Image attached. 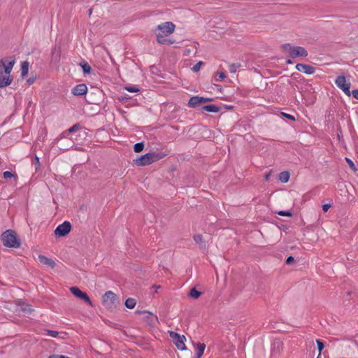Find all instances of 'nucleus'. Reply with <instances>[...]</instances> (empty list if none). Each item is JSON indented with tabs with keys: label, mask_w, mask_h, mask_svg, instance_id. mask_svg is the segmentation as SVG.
Segmentation results:
<instances>
[{
	"label": "nucleus",
	"mask_w": 358,
	"mask_h": 358,
	"mask_svg": "<svg viewBox=\"0 0 358 358\" xmlns=\"http://www.w3.org/2000/svg\"><path fill=\"white\" fill-rule=\"evenodd\" d=\"M15 60L13 57L3 58L0 60V88L10 85L13 78L10 73L15 64Z\"/></svg>",
	"instance_id": "f257e3e1"
},
{
	"label": "nucleus",
	"mask_w": 358,
	"mask_h": 358,
	"mask_svg": "<svg viewBox=\"0 0 358 358\" xmlns=\"http://www.w3.org/2000/svg\"><path fill=\"white\" fill-rule=\"evenodd\" d=\"M176 26L171 22H166L159 24L154 30L157 38V41L163 45H171L174 41L167 38V37L173 33Z\"/></svg>",
	"instance_id": "f03ea898"
},
{
	"label": "nucleus",
	"mask_w": 358,
	"mask_h": 358,
	"mask_svg": "<svg viewBox=\"0 0 358 358\" xmlns=\"http://www.w3.org/2000/svg\"><path fill=\"white\" fill-rule=\"evenodd\" d=\"M1 241L6 248H19L21 245L20 238L17 237L16 233L11 229L6 230L1 234Z\"/></svg>",
	"instance_id": "7ed1b4c3"
},
{
	"label": "nucleus",
	"mask_w": 358,
	"mask_h": 358,
	"mask_svg": "<svg viewBox=\"0 0 358 358\" xmlns=\"http://www.w3.org/2000/svg\"><path fill=\"white\" fill-rule=\"evenodd\" d=\"M180 51L184 57H194L197 52V44L189 39L180 41Z\"/></svg>",
	"instance_id": "20e7f679"
},
{
	"label": "nucleus",
	"mask_w": 358,
	"mask_h": 358,
	"mask_svg": "<svg viewBox=\"0 0 358 358\" xmlns=\"http://www.w3.org/2000/svg\"><path fill=\"white\" fill-rule=\"evenodd\" d=\"M282 48L284 51L289 53L292 58L308 56V51L301 46H293L289 43H285L282 45Z\"/></svg>",
	"instance_id": "39448f33"
},
{
	"label": "nucleus",
	"mask_w": 358,
	"mask_h": 358,
	"mask_svg": "<svg viewBox=\"0 0 358 358\" xmlns=\"http://www.w3.org/2000/svg\"><path fill=\"white\" fill-rule=\"evenodd\" d=\"M160 159L159 154L155 152H150L142 155L141 157L134 159L135 164L138 166H146Z\"/></svg>",
	"instance_id": "423d86ee"
},
{
	"label": "nucleus",
	"mask_w": 358,
	"mask_h": 358,
	"mask_svg": "<svg viewBox=\"0 0 358 358\" xmlns=\"http://www.w3.org/2000/svg\"><path fill=\"white\" fill-rule=\"evenodd\" d=\"M102 299L105 306L110 308L116 307L120 303L117 296L112 291H107Z\"/></svg>",
	"instance_id": "0eeeda50"
},
{
	"label": "nucleus",
	"mask_w": 358,
	"mask_h": 358,
	"mask_svg": "<svg viewBox=\"0 0 358 358\" xmlns=\"http://www.w3.org/2000/svg\"><path fill=\"white\" fill-rule=\"evenodd\" d=\"M335 83L338 88H340L343 92L348 96L351 95L350 89V83L346 81L345 77L343 75L338 76L336 80Z\"/></svg>",
	"instance_id": "6e6552de"
},
{
	"label": "nucleus",
	"mask_w": 358,
	"mask_h": 358,
	"mask_svg": "<svg viewBox=\"0 0 358 358\" xmlns=\"http://www.w3.org/2000/svg\"><path fill=\"white\" fill-rule=\"evenodd\" d=\"M71 229V224L69 222L65 221L59 224L55 230V236L58 237H64L66 236Z\"/></svg>",
	"instance_id": "1a4fd4ad"
},
{
	"label": "nucleus",
	"mask_w": 358,
	"mask_h": 358,
	"mask_svg": "<svg viewBox=\"0 0 358 358\" xmlns=\"http://www.w3.org/2000/svg\"><path fill=\"white\" fill-rule=\"evenodd\" d=\"M70 291L76 296L83 299L84 301H85L89 305L92 306V301H91L90 297L88 296V295L85 292H82L78 287H72L70 288Z\"/></svg>",
	"instance_id": "9d476101"
},
{
	"label": "nucleus",
	"mask_w": 358,
	"mask_h": 358,
	"mask_svg": "<svg viewBox=\"0 0 358 358\" xmlns=\"http://www.w3.org/2000/svg\"><path fill=\"white\" fill-rule=\"evenodd\" d=\"M296 69L299 71H302L308 75L313 74L315 71V69L313 66L304 64H297L296 65Z\"/></svg>",
	"instance_id": "9b49d317"
},
{
	"label": "nucleus",
	"mask_w": 358,
	"mask_h": 358,
	"mask_svg": "<svg viewBox=\"0 0 358 358\" xmlns=\"http://www.w3.org/2000/svg\"><path fill=\"white\" fill-rule=\"evenodd\" d=\"M87 87L85 84H79L72 89V94L76 96H82L87 93Z\"/></svg>",
	"instance_id": "f8f14e48"
},
{
	"label": "nucleus",
	"mask_w": 358,
	"mask_h": 358,
	"mask_svg": "<svg viewBox=\"0 0 358 358\" xmlns=\"http://www.w3.org/2000/svg\"><path fill=\"white\" fill-rule=\"evenodd\" d=\"M38 258L41 264L46 265L52 268H53L56 265L55 262L52 259L44 255H39Z\"/></svg>",
	"instance_id": "ddd939ff"
},
{
	"label": "nucleus",
	"mask_w": 358,
	"mask_h": 358,
	"mask_svg": "<svg viewBox=\"0 0 358 358\" xmlns=\"http://www.w3.org/2000/svg\"><path fill=\"white\" fill-rule=\"evenodd\" d=\"M61 57V48L59 46L55 45L52 50V60L54 62H57L60 60Z\"/></svg>",
	"instance_id": "4468645a"
},
{
	"label": "nucleus",
	"mask_w": 358,
	"mask_h": 358,
	"mask_svg": "<svg viewBox=\"0 0 358 358\" xmlns=\"http://www.w3.org/2000/svg\"><path fill=\"white\" fill-rule=\"evenodd\" d=\"M201 99L200 96H195L190 98V99L188 101V106L190 108H195L199 105H201Z\"/></svg>",
	"instance_id": "2eb2a0df"
},
{
	"label": "nucleus",
	"mask_w": 358,
	"mask_h": 358,
	"mask_svg": "<svg viewBox=\"0 0 358 358\" xmlns=\"http://www.w3.org/2000/svg\"><path fill=\"white\" fill-rule=\"evenodd\" d=\"M80 129V124L77 123L73 125L71 127H70L68 130H66L65 132H63L61 135V138H65L66 135L76 132L78 129Z\"/></svg>",
	"instance_id": "dca6fc26"
},
{
	"label": "nucleus",
	"mask_w": 358,
	"mask_h": 358,
	"mask_svg": "<svg viewBox=\"0 0 358 358\" xmlns=\"http://www.w3.org/2000/svg\"><path fill=\"white\" fill-rule=\"evenodd\" d=\"M19 307L21 311L24 314H29L33 311V309L31 308V306L24 302H20L19 303Z\"/></svg>",
	"instance_id": "f3484780"
},
{
	"label": "nucleus",
	"mask_w": 358,
	"mask_h": 358,
	"mask_svg": "<svg viewBox=\"0 0 358 358\" xmlns=\"http://www.w3.org/2000/svg\"><path fill=\"white\" fill-rule=\"evenodd\" d=\"M202 110L210 113H217L220 111V108L219 106L213 104L204 106L202 108Z\"/></svg>",
	"instance_id": "a211bd4d"
},
{
	"label": "nucleus",
	"mask_w": 358,
	"mask_h": 358,
	"mask_svg": "<svg viewBox=\"0 0 358 358\" xmlns=\"http://www.w3.org/2000/svg\"><path fill=\"white\" fill-rule=\"evenodd\" d=\"M205 345L204 344H199L198 346L195 348V357L194 358H200L202 355L203 354L204 350H205Z\"/></svg>",
	"instance_id": "6ab92c4d"
},
{
	"label": "nucleus",
	"mask_w": 358,
	"mask_h": 358,
	"mask_svg": "<svg viewBox=\"0 0 358 358\" xmlns=\"http://www.w3.org/2000/svg\"><path fill=\"white\" fill-rule=\"evenodd\" d=\"M194 240L196 242V243L199 245L200 248H206V243H205V241H203L201 235H200V234L195 235L194 236Z\"/></svg>",
	"instance_id": "aec40b11"
},
{
	"label": "nucleus",
	"mask_w": 358,
	"mask_h": 358,
	"mask_svg": "<svg viewBox=\"0 0 358 358\" xmlns=\"http://www.w3.org/2000/svg\"><path fill=\"white\" fill-rule=\"evenodd\" d=\"M29 72V63L27 62H23L21 65V76L24 78L28 74Z\"/></svg>",
	"instance_id": "412c9836"
},
{
	"label": "nucleus",
	"mask_w": 358,
	"mask_h": 358,
	"mask_svg": "<svg viewBox=\"0 0 358 358\" xmlns=\"http://www.w3.org/2000/svg\"><path fill=\"white\" fill-rule=\"evenodd\" d=\"M289 173L288 171H283L279 174V180L282 182H287L289 179Z\"/></svg>",
	"instance_id": "4be33fe9"
},
{
	"label": "nucleus",
	"mask_w": 358,
	"mask_h": 358,
	"mask_svg": "<svg viewBox=\"0 0 358 358\" xmlns=\"http://www.w3.org/2000/svg\"><path fill=\"white\" fill-rule=\"evenodd\" d=\"M136 301L133 298H128L125 301V306L127 308L132 309L135 307Z\"/></svg>",
	"instance_id": "5701e85b"
},
{
	"label": "nucleus",
	"mask_w": 358,
	"mask_h": 358,
	"mask_svg": "<svg viewBox=\"0 0 358 358\" xmlns=\"http://www.w3.org/2000/svg\"><path fill=\"white\" fill-rule=\"evenodd\" d=\"M80 66L83 69L84 73H90L91 72L92 68L86 62H83L80 64Z\"/></svg>",
	"instance_id": "b1692460"
},
{
	"label": "nucleus",
	"mask_w": 358,
	"mask_h": 358,
	"mask_svg": "<svg viewBox=\"0 0 358 358\" xmlns=\"http://www.w3.org/2000/svg\"><path fill=\"white\" fill-rule=\"evenodd\" d=\"M189 295L193 299H198L201 295V292L197 291L195 288H192L190 290Z\"/></svg>",
	"instance_id": "393cba45"
},
{
	"label": "nucleus",
	"mask_w": 358,
	"mask_h": 358,
	"mask_svg": "<svg viewBox=\"0 0 358 358\" xmlns=\"http://www.w3.org/2000/svg\"><path fill=\"white\" fill-rule=\"evenodd\" d=\"M144 148L143 142L137 143L134 146V150L135 152H141Z\"/></svg>",
	"instance_id": "a878e982"
},
{
	"label": "nucleus",
	"mask_w": 358,
	"mask_h": 358,
	"mask_svg": "<svg viewBox=\"0 0 358 358\" xmlns=\"http://www.w3.org/2000/svg\"><path fill=\"white\" fill-rule=\"evenodd\" d=\"M170 336L174 338V344L179 348V334L171 331Z\"/></svg>",
	"instance_id": "bb28decb"
},
{
	"label": "nucleus",
	"mask_w": 358,
	"mask_h": 358,
	"mask_svg": "<svg viewBox=\"0 0 358 358\" xmlns=\"http://www.w3.org/2000/svg\"><path fill=\"white\" fill-rule=\"evenodd\" d=\"M203 62L202 61H200L199 62H197L192 68V70L195 72V73H197L200 71V69H201V66L202 65H203Z\"/></svg>",
	"instance_id": "cd10ccee"
},
{
	"label": "nucleus",
	"mask_w": 358,
	"mask_h": 358,
	"mask_svg": "<svg viewBox=\"0 0 358 358\" xmlns=\"http://www.w3.org/2000/svg\"><path fill=\"white\" fill-rule=\"evenodd\" d=\"M45 335L56 338L59 335V332L53 330H45Z\"/></svg>",
	"instance_id": "c85d7f7f"
},
{
	"label": "nucleus",
	"mask_w": 358,
	"mask_h": 358,
	"mask_svg": "<svg viewBox=\"0 0 358 358\" xmlns=\"http://www.w3.org/2000/svg\"><path fill=\"white\" fill-rule=\"evenodd\" d=\"M241 66L240 64H232L229 65V69L231 73H235L236 72L237 69Z\"/></svg>",
	"instance_id": "c756f323"
},
{
	"label": "nucleus",
	"mask_w": 358,
	"mask_h": 358,
	"mask_svg": "<svg viewBox=\"0 0 358 358\" xmlns=\"http://www.w3.org/2000/svg\"><path fill=\"white\" fill-rule=\"evenodd\" d=\"M316 343L317 344V348H318V350H319V356H320L321 355V352H322V350L324 348V344L320 340H317Z\"/></svg>",
	"instance_id": "7c9ffc66"
},
{
	"label": "nucleus",
	"mask_w": 358,
	"mask_h": 358,
	"mask_svg": "<svg viewBox=\"0 0 358 358\" xmlns=\"http://www.w3.org/2000/svg\"><path fill=\"white\" fill-rule=\"evenodd\" d=\"M345 161L348 164L349 166L354 171H356L357 169L354 164V162L349 158L346 157Z\"/></svg>",
	"instance_id": "2f4dec72"
},
{
	"label": "nucleus",
	"mask_w": 358,
	"mask_h": 358,
	"mask_svg": "<svg viewBox=\"0 0 358 358\" xmlns=\"http://www.w3.org/2000/svg\"><path fill=\"white\" fill-rule=\"evenodd\" d=\"M33 164L34 165L36 171H37L40 167L39 158L37 156H35L34 160L33 161Z\"/></svg>",
	"instance_id": "473e14b6"
},
{
	"label": "nucleus",
	"mask_w": 358,
	"mask_h": 358,
	"mask_svg": "<svg viewBox=\"0 0 358 358\" xmlns=\"http://www.w3.org/2000/svg\"><path fill=\"white\" fill-rule=\"evenodd\" d=\"M184 341H186V338L185 336H180V350H186L187 348L185 345V343H184Z\"/></svg>",
	"instance_id": "72a5a7b5"
},
{
	"label": "nucleus",
	"mask_w": 358,
	"mask_h": 358,
	"mask_svg": "<svg viewBox=\"0 0 358 358\" xmlns=\"http://www.w3.org/2000/svg\"><path fill=\"white\" fill-rule=\"evenodd\" d=\"M277 213L281 216H287V217L292 216V213L289 210H287V211L280 210V211H278Z\"/></svg>",
	"instance_id": "f704fd0d"
},
{
	"label": "nucleus",
	"mask_w": 358,
	"mask_h": 358,
	"mask_svg": "<svg viewBox=\"0 0 358 358\" xmlns=\"http://www.w3.org/2000/svg\"><path fill=\"white\" fill-rule=\"evenodd\" d=\"M125 89L129 92H137L139 91V90L134 86L126 87Z\"/></svg>",
	"instance_id": "c9c22d12"
},
{
	"label": "nucleus",
	"mask_w": 358,
	"mask_h": 358,
	"mask_svg": "<svg viewBox=\"0 0 358 358\" xmlns=\"http://www.w3.org/2000/svg\"><path fill=\"white\" fill-rule=\"evenodd\" d=\"M3 175L4 178H9L14 176V174H13L10 171H8L3 172Z\"/></svg>",
	"instance_id": "e433bc0d"
},
{
	"label": "nucleus",
	"mask_w": 358,
	"mask_h": 358,
	"mask_svg": "<svg viewBox=\"0 0 358 358\" xmlns=\"http://www.w3.org/2000/svg\"><path fill=\"white\" fill-rule=\"evenodd\" d=\"M217 76L219 78L215 79L216 81H219V80H222L226 78V76L224 72H219L217 73Z\"/></svg>",
	"instance_id": "4c0bfd02"
},
{
	"label": "nucleus",
	"mask_w": 358,
	"mask_h": 358,
	"mask_svg": "<svg viewBox=\"0 0 358 358\" xmlns=\"http://www.w3.org/2000/svg\"><path fill=\"white\" fill-rule=\"evenodd\" d=\"M282 115L283 116L286 117L287 118H288L289 120H295L294 117L293 115H292L287 114V113H282Z\"/></svg>",
	"instance_id": "58836bf2"
},
{
	"label": "nucleus",
	"mask_w": 358,
	"mask_h": 358,
	"mask_svg": "<svg viewBox=\"0 0 358 358\" xmlns=\"http://www.w3.org/2000/svg\"><path fill=\"white\" fill-rule=\"evenodd\" d=\"M294 262V259L292 256L288 257L287 259H286L287 264H290L293 263Z\"/></svg>",
	"instance_id": "ea45409f"
},
{
	"label": "nucleus",
	"mask_w": 358,
	"mask_h": 358,
	"mask_svg": "<svg viewBox=\"0 0 358 358\" xmlns=\"http://www.w3.org/2000/svg\"><path fill=\"white\" fill-rule=\"evenodd\" d=\"M331 208V205L329 204V203H327V204H324L322 206V210L324 211V212H327L328 211V210Z\"/></svg>",
	"instance_id": "a19ab883"
},
{
	"label": "nucleus",
	"mask_w": 358,
	"mask_h": 358,
	"mask_svg": "<svg viewBox=\"0 0 358 358\" xmlns=\"http://www.w3.org/2000/svg\"><path fill=\"white\" fill-rule=\"evenodd\" d=\"M351 94H352L355 99L358 100V90H352Z\"/></svg>",
	"instance_id": "79ce46f5"
},
{
	"label": "nucleus",
	"mask_w": 358,
	"mask_h": 358,
	"mask_svg": "<svg viewBox=\"0 0 358 358\" xmlns=\"http://www.w3.org/2000/svg\"><path fill=\"white\" fill-rule=\"evenodd\" d=\"M200 98L203 100H201V103H206V102H210L213 101V99L211 98H205V97H201Z\"/></svg>",
	"instance_id": "37998d69"
},
{
	"label": "nucleus",
	"mask_w": 358,
	"mask_h": 358,
	"mask_svg": "<svg viewBox=\"0 0 358 358\" xmlns=\"http://www.w3.org/2000/svg\"><path fill=\"white\" fill-rule=\"evenodd\" d=\"M35 80H36V78L34 77L29 78L27 80V83H29V85H32L35 82Z\"/></svg>",
	"instance_id": "c03bdc74"
},
{
	"label": "nucleus",
	"mask_w": 358,
	"mask_h": 358,
	"mask_svg": "<svg viewBox=\"0 0 358 358\" xmlns=\"http://www.w3.org/2000/svg\"><path fill=\"white\" fill-rule=\"evenodd\" d=\"M190 65L191 64L187 59L184 60L183 67H189Z\"/></svg>",
	"instance_id": "a18cd8bd"
},
{
	"label": "nucleus",
	"mask_w": 358,
	"mask_h": 358,
	"mask_svg": "<svg viewBox=\"0 0 358 358\" xmlns=\"http://www.w3.org/2000/svg\"><path fill=\"white\" fill-rule=\"evenodd\" d=\"M270 176H271V173H268L266 174L265 179L266 180H268Z\"/></svg>",
	"instance_id": "49530a36"
},
{
	"label": "nucleus",
	"mask_w": 358,
	"mask_h": 358,
	"mask_svg": "<svg viewBox=\"0 0 358 358\" xmlns=\"http://www.w3.org/2000/svg\"><path fill=\"white\" fill-rule=\"evenodd\" d=\"M192 357V352H187L186 355V358H190Z\"/></svg>",
	"instance_id": "de8ad7c7"
},
{
	"label": "nucleus",
	"mask_w": 358,
	"mask_h": 358,
	"mask_svg": "<svg viewBox=\"0 0 358 358\" xmlns=\"http://www.w3.org/2000/svg\"><path fill=\"white\" fill-rule=\"evenodd\" d=\"M152 287L156 288V289H159V288H161V286L160 285H153Z\"/></svg>",
	"instance_id": "09e8293b"
},
{
	"label": "nucleus",
	"mask_w": 358,
	"mask_h": 358,
	"mask_svg": "<svg viewBox=\"0 0 358 358\" xmlns=\"http://www.w3.org/2000/svg\"><path fill=\"white\" fill-rule=\"evenodd\" d=\"M287 63H288V64H292V60L288 59V60L287 61Z\"/></svg>",
	"instance_id": "8fccbe9b"
}]
</instances>
